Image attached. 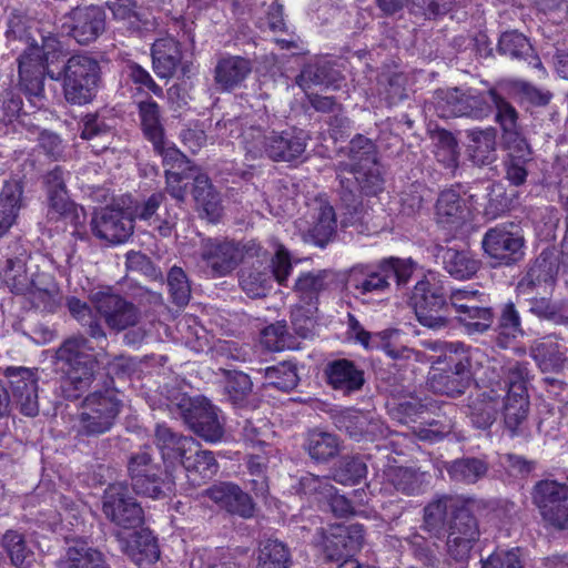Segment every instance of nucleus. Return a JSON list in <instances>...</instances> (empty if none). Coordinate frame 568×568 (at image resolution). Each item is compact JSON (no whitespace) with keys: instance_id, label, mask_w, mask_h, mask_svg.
Returning a JSON list of instances; mask_svg holds the SVG:
<instances>
[{"instance_id":"obj_26","label":"nucleus","mask_w":568,"mask_h":568,"mask_svg":"<svg viewBox=\"0 0 568 568\" xmlns=\"http://www.w3.org/2000/svg\"><path fill=\"white\" fill-rule=\"evenodd\" d=\"M324 373L327 384L344 395L362 389L365 384L364 371L351 359L331 361L327 363Z\"/></svg>"},{"instance_id":"obj_25","label":"nucleus","mask_w":568,"mask_h":568,"mask_svg":"<svg viewBox=\"0 0 568 568\" xmlns=\"http://www.w3.org/2000/svg\"><path fill=\"white\" fill-rule=\"evenodd\" d=\"M497 51L510 60L526 62L528 67L537 70L539 78L547 73L530 41L518 31L504 32L499 38Z\"/></svg>"},{"instance_id":"obj_14","label":"nucleus","mask_w":568,"mask_h":568,"mask_svg":"<svg viewBox=\"0 0 568 568\" xmlns=\"http://www.w3.org/2000/svg\"><path fill=\"white\" fill-rule=\"evenodd\" d=\"M513 229V224H500L489 229L483 237L485 253L499 264L510 265L524 256V239Z\"/></svg>"},{"instance_id":"obj_45","label":"nucleus","mask_w":568,"mask_h":568,"mask_svg":"<svg viewBox=\"0 0 568 568\" xmlns=\"http://www.w3.org/2000/svg\"><path fill=\"white\" fill-rule=\"evenodd\" d=\"M508 153L504 161L505 176L510 184L519 186L526 182L530 161V148L526 140L515 143H505Z\"/></svg>"},{"instance_id":"obj_47","label":"nucleus","mask_w":568,"mask_h":568,"mask_svg":"<svg viewBox=\"0 0 568 568\" xmlns=\"http://www.w3.org/2000/svg\"><path fill=\"white\" fill-rule=\"evenodd\" d=\"M529 412V397L526 390L515 386L514 393H506L504 403L505 427L514 437L519 434L521 424L526 420Z\"/></svg>"},{"instance_id":"obj_7","label":"nucleus","mask_w":568,"mask_h":568,"mask_svg":"<svg viewBox=\"0 0 568 568\" xmlns=\"http://www.w3.org/2000/svg\"><path fill=\"white\" fill-rule=\"evenodd\" d=\"M121 407L120 394L113 388L89 394L78 417V435L95 437L108 433L113 427Z\"/></svg>"},{"instance_id":"obj_40","label":"nucleus","mask_w":568,"mask_h":568,"mask_svg":"<svg viewBox=\"0 0 568 568\" xmlns=\"http://www.w3.org/2000/svg\"><path fill=\"white\" fill-rule=\"evenodd\" d=\"M185 476L193 486H200L211 479L219 470V464L210 450L193 448L181 462Z\"/></svg>"},{"instance_id":"obj_64","label":"nucleus","mask_w":568,"mask_h":568,"mask_svg":"<svg viewBox=\"0 0 568 568\" xmlns=\"http://www.w3.org/2000/svg\"><path fill=\"white\" fill-rule=\"evenodd\" d=\"M529 312L540 320H546L555 324L568 323V304L551 303L546 297L531 298L528 302Z\"/></svg>"},{"instance_id":"obj_19","label":"nucleus","mask_w":568,"mask_h":568,"mask_svg":"<svg viewBox=\"0 0 568 568\" xmlns=\"http://www.w3.org/2000/svg\"><path fill=\"white\" fill-rule=\"evenodd\" d=\"M205 496L221 509L242 518H252L255 505L251 496L233 483H220L205 490Z\"/></svg>"},{"instance_id":"obj_28","label":"nucleus","mask_w":568,"mask_h":568,"mask_svg":"<svg viewBox=\"0 0 568 568\" xmlns=\"http://www.w3.org/2000/svg\"><path fill=\"white\" fill-rule=\"evenodd\" d=\"M363 539V526L356 524L349 527H338L323 537L325 558L329 561L342 560L361 548Z\"/></svg>"},{"instance_id":"obj_17","label":"nucleus","mask_w":568,"mask_h":568,"mask_svg":"<svg viewBox=\"0 0 568 568\" xmlns=\"http://www.w3.org/2000/svg\"><path fill=\"white\" fill-rule=\"evenodd\" d=\"M390 287L383 260L376 263H358L346 277V288L355 297L366 301L368 295L384 294Z\"/></svg>"},{"instance_id":"obj_36","label":"nucleus","mask_w":568,"mask_h":568,"mask_svg":"<svg viewBox=\"0 0 568 568\" xmlns=\"http://www.w3.org/2000/svg\"><path fill=\"white\" fill-rule=\"evenodd\" d=\"M501 397L503 395L495 387H490L470 399L468 417L476 428L488 429L494 424Z\"/></svg>"},{"instance_id":"obj_50","label":"nucleus","mask_w":568,"mask_h":568,"mask_svg":"<svg viewBox=\"0 0 568 568\" xmlns=\"http://www.w3.org/2000/svg\"><path fill=\"white\" fill-rule=\"evenodd\" d=\"M138 111L144 138L152 145H156L160 142V138L164 136V126L159 104L152 99H146L138 103Z\"/></svg>"},{"instance_id":"obj_2","label":"nucleus","mask_w":568,"mask_h":568,"mask_svg":"<svg viewBox=\"0 0 568 568\" xmlns=\"http://www.w3.org/2000/svg\"><path fill=\"white\" fill-rule=\"evenodd\" d=\"M57 359L64 369L60 384L62 396L70 400L78 399L94 377L97 359L90 341L82 335L65 339L57 351Z\"/></svg>"},{"instance_id":"obj_8","label":"nucleus","mask_w":568,"mask_h":568,"mask_svg":"<svg viewBox=\"0 0 568 568\" xmlns=\"http://www.w3.org/2000/svg\"><path fill=\"white\" fill-rule=\"evenodd\" d=\"M128 473L132 488L138 495L160 499L174 493V480L159 463L154 462L149 448L130 456Z\"/></svg>"},{"instance_id":"obj_33","label":"nucleus","mask_w":568,"mask_h":568,"mask_svg":"<svg viewBox=\"0 0 568 568\" xmlns=\"http://www.w3.org/2000/svg\"><path fill=\"white\" fill-rule=\"evenodd\" d=\"M504 90L498 87L490 88L487 95L496 109V121L503 130L504 143H515L526 140L518 126V113L516 109L503 97Z\"/></svg>"},{"instance_id":"obj_58","label":"nucleus","mask_w":568,"mask_h":568,"mask_svg":"<svg viewBox=\"0 0 568 568\" xmlns=\"http://www.w3.org/2000/svg\"><path fill=\"white\" fill-rule=\"evenodd\" d=\"M297 493L310 503L322 504L333 496L334 486L328 477L305 474L300 478Z\"/></svg>"},{"instance_id":"obj_46","label":"nucleus","mask_w":568,"mask_h":568,"mask_svg":"<svg viewBox=\"0 0 568 568\" xmlns=\"http://www.w3.org/2000/svg\"><path fill=\"white\" fill-rule=\"evenodd\" d=\"M440 251L445 271L456 280H468L479 270V261L467 250L446 247Z\"/></svg>"},{"instance_id":"obj_43","label":"nucleus","mask_w":568,"mask_h":568,"mask_svg":"<svg viewBox=\"0 0 568 568\" xmlns=\"http://www.w3.org/2000/svg\"><path fill=\"white\" fill-rule=\"evenodd\" d=\"M428 475L412 467H390L385 473V480L396 491L407 496L419 495L428 484Z\"/></svg>"},{"instance_id":"obj_18","label":"nucleus","mask_w":568,"mask_h":568,"mask_svg":"<svg viewBox=\"0 0 568 568\" xmlns=\"http://www.w3.org/2000/svg\"><path fill=\"white\" fill-rule=\"evenodd\" d=\"M19 83L31 102L40 100L44 93L45 64L42 50L31 45L18 59Z\"/></svg>"},{"instance_id":"obj_34","label":"nucleus","mask_w":568,"mask_h":568,"mask_svg":"<svg viewBox=\"0 0 568 568\" xmlns=\"http://www.w3.org/2000/svg\"><path fill=\"white\" fill-rule=\"evenodd\" d=\"M466 506L467 503L459 496L442 495L424 508V524L429 531L437 532Z\"/></svg>"},{"instance_id":"obj_41","label":"nucleus","mask_w":568,"mask_h":568,"mask_svg":"<svg viewBox=\"0 0 568 568\" xmlns=\"http://www.w3.org/2000/svg\"><path fill=\"white\" fill-rule=\"evenodd\" d=\"M534 357L542 372H559L568 362V348L556 335L542 337L532 348Z\"/></svg>"},{"instance_id":"obj_4","label":"nucleus","mask_w":568,"mask_h":568,"mask_svg":"<svg viewBox=\"0 0 568 568\" xmlns=\"http://www.w3.org/2000/svg\"><path fill=\"white\" fill-rule=\"evenodd\" d=\"M265 256L266 251L262 248L261 256L255 257L256 261L251 264L247 260L240 271V286L251 298L265 297L272 288L273 281L281 286H287L293 270L290 252L284 245L278 244L270 264H264Z\"/></svg>"},{"instance_id":"obj_21","label":"nucleus","mask_w":568,"mask_h":568,"mask_svg":"<svg viewBox=\"0 0 568 568\" xmlns=\"http://www.w3.org/2000/svg\"><path fill=\"white\" fill-rule=\"evenodd\" d=\"M561 260H564L562 253ZM559 271H561L565 281L568 283V272L564 271L562 261L558 263L557 258L551 253L544 251L528 268L526 275L519 282L518 287L523 293H528L534 288L540 287H544L546 292L547 288L552 286Z\"/></svg>"},{"instance_id":"obj_60","label":"nucleus","mask_w":568,"mask_h":568,"mask_svg":"<svg viewBox=\"0 0 568 568\" xmlns=\"http://www.w3.org/2000/svg\"><path fill=\"white\" fill-rule=\"evenodd\" d=\"M68 310L82 326L87 327L88 334L94 339H105L106 334L99 318H97L91 307L77 297H70L67 302Z\"/></svg>"},{"instance_id":"obj_61","label":"nucleus","mask_w":568,"mask_h":568,"mask_svg":"<svg viewBox=\"0 0 568 568\" xmlns=\"http://www.w3.org/2000/svg\"><path fill=\"white\" fill-rule=\"evenodd\" d=\"M246 466L248 475L246 486L257 498L265 499L270 490L268 478L266 476V459L258 455L250 456Z\"/></svg>"},{"instance_id":"obj_59","label":"nucleus","mask_w":568,"mask_h":568,"mask_svg":"<svg viewBox=\"0 0 568 568\" xmlns=\"http://www.w3.org/2000/svg\"><path fill=\"white\" fill-rule=\"evenodd\" d=\"M499 88L521 102L542 106L549 103L551 94L544 92L531 83L524 80H508L499 84Z\"/></svg>"},{"instance_id":"obj_55","label":"nucleus","mask_w":568,"mask_h":568,"mask_svg":"<svg viewBox=\"0 0 568 568\" xmlns=\"http://www.w3.org/2000/svg\"><path fill=\"white\" fill-rule=\"evenodd\" d=\"M292 557L285 544L277 539L265 540L258 550L257 568H290Z\"/></svg>"},{"instance_id":"obj_20","label":"nucleus","mask_w":568,"mask_h":568,"mask_svg":"<svg viewBox=\"0 0 568 568\" xmlns=\"http://www.w3.org/2000/svg\"><path fill=\"white\" fill-rule=\"evenodd\" d=\"M92 231L99 239L118 244L125 242L133 233V219L119 209H103L92 219Z\"/></svg>"},{"instance_id":"obj_37","label":"nucleus","mask_w":568,"mask_h":568,"mask_svg":"<svg viewBox=\"0 0 568 568\" xmlns=\"http://www.w3.org/2000/svg\"><path fill=\"white\" fill-rule=\"evenodd\" d=\"M155 444L164 460L180 463L196 447L192 437L182 436L163 424H159L155 428Z\"/></svg>"},{"instance_id":"obj_32","label":"nucleus","mask_w":568,"mask_h":568,"mask_svg":"<svg viewBox=\"0 0 568 568\" xmlns=\"http://www.w3.org/2000/svg\"><path fill=\"white\" fill-rule=\"evenodd\" d=\"M429 347L443 354L444 362L448 365V372L458 378L463 377L469 384L471 383L473 353L470 348L466 347L462 342H433L429 344Z\"/></svg>"},{"instance_id":"obj_29","label":"nucleus","mask_w":568,"mask_h":568,"mask_svg":"<svg viewBox=\"0 0 568 568\" xmlns=\"http://www.w3.org/2000/svg\"><path fill=\"white\" fill-rule=\"evenodd\" d=\"M187 420L193 430L207 442H217L223 437L217 408L204 398L191 404Z\"/></svg>"},{"instance_id":"obj_11","label":"nucleus","mask_w":568,"mask_h":568,"mask_svg":"<svg viewBox=\"0 0 568 568\" xmlns=\"http://www.w3.org/2000/svg\"><path fill=\"white\" fill-rule=\"evenodd\" d=\"M102 511L120 530H135L144 521L141 505L122 483L112 484L105 489Z\"/></svg>"},{"instance_id":"obj_52","label":"nucleus","mask_w":568,"mask_h":568,"mask_svg":"<svg viewBox=\"0 0 568 568\" xmlns=\"http://www.w3.org/2000/svg\"><path fill=\"white\" fill-rule=\"evenodd\" d=\"M406 82L402 72H382L377 78V94L386 105H395L407 98Z\"/></svg>"},{"instance_id":"obj_48","label":"nucleus","mask_w":568,"mask_h":568,"mask_svg":"<svg viewBox=\"0 0 568 568\" xmlns=\"http://www.w3.org/2000/svg\"><path fill=\"white\" fill-rule=\"evenodd\" d=\"M48 217L52 221H64L73 226L81 225L85 215L83 209L77 205L68 192L48 194Z\"/></svg>"},{"instance_id":"obj_53","label":"nucleus","mask_w":568,"mask_h":568,"mask_svg":"<svg viewBox=\"0 0 568 568\" xmlns=\"http://www.w3.org/2000/svg\"><path fill=\"white\" fill-rule=\"evenodd\" d=\"M22 187L13 182L6 183L0 193V235H3L14 223L20 210Z\"/></svg>"},{"instance_id":"obj_49","label":"nucleus","mask_w":568,"mask_h":568,"mask_svg":"<svg viewBox=\"0 0 568 568\" xmlns=\"http://www.w3.org/2000/svg\"><path fill=\"white\" fill-rule=\"evenodd\" d=\"M468 150L473 161L484 165L495 159L496 130L494 128L471 129L467 131Z\"/></svg>"},{"instance_id":"obj_63","label":"nucleus","mask_w":568,"mask_h":568,"mask_svg":"<svg viewBox=\"0 0 568 568\" xmlns=\"http://www.w3.org/2000/svg\"><path fill=\"white\" fill-rule=\"evenodd\" d=\"M367 466L359 457H344L333 471V480L342 485H357L366 477Z\"/></svg>"},{"instance_id":"obj_54","label":"nucleus","mask_w":568,"mask_h":568,"mask_svg":"<svg viewBox=\"0 0 568 568\" xmlns=\"http://www.w3.org/2000/svg\"><path fill=\"white\" fill-rule=\"evenodd\" d=\"M457 315L468 334H481L488 331L494 320L491 308L483 305V301L464 306V311L458 312Z\"/></svg>"},{"instance_id":"obj_57","label":"nucleus","mask_w":568,"mask_h":568,"mask_svg":"<svg viewBox=\"0 0 568 568\" xmlns=\"http://www.w3.org/2000/svg\"><path fill=\"white\" fill-rule=\"evenodd\" d=\"M469 385L470 384L465 382L463 377L458 378L446 369H438L435 367L432 368L428 377V386L434 393L449 397L463 395Z\"/></svg>"},{"instance_id":"obj_27","label":"nucleus","mask_w":568,"mask_h":568,"mask_svg":"<svg viewBox=\"0 0 568 568\" xmlns=\"http://www.w3.org/2000/svg\"><path fill=\"white\" fill-rule=\"evenodd\" d=\"M55 568H111L105 555L87 540L68 542L64 552L57 559Z\"/></svg>"},{"instance_id":"obj_38","label":"nucleus","mask_w":568,"mask_h":568,"mask_svg":"<svg viewBox=\"0 0 568 568\" xmlns=\"http://www.w3.org/2000/svg\"><path fill=\"white\" fill-rule=\"evenodd\" d=\"M449 480L460 485H474L483 479L489 469V464L480 457H462L444 463Z\"/></svg>"},{"instance_id":"obj_62","label":"nucleus","mask_w":568,"mask_h":568,"mask_svg":"<svg viewBox=\"0 0 568 568\" xmlns=\"http://www.w3.org/2000/svg\"><path fill=\"white\" fill-rule=\"evenodd\" d=\"M498 339L501 346L524 334L520 316L513 303H506L500 312L497 324Z\"/></svg>"},{"instance_id":"obj_16","label":"nucleus","mask_w":568,"mask_h":568,"mask_svg":"<svg viewBox=\"0 0 568 568\" xmlns=\"http://www.w3.org/2000/svg\"><path fill=\"white\" fill-rule=\"evenodd\" d=\"M6 376L10 384L13 405L28 417L39 414L38 374L27 367H8Z\"/></svg>"},{"instance_id":"obj_23","label":"nucleus","mask_w":568,"mask_h":568,"mask_svg":"<svg viewBox=\"0 0 568 568\" xmlns=\"http://www.w3.org/2000/svg\"><path fill=\"white\" fill-rule=\"evenodd\" d=\"M252 70L253 63L250 59L241 55H223L213 70L214 83L217 90L231 92L242 85Z\"/></svg>"},{"instance_id":"obj_6","label":"nucleus","mask_w":568,"mask_h":568,"mask_svg":"<svg viewBox=\"0 0 568 568\" xmlns=\"http://www.w3.org/2000/svg\"><path fill=\"white\" fill-rule=\"evenodd\" d=\"M101 82L99 61L87 53L71 55L63 67V94L74 105L90 103Z\"/></svg>"},{"instance_id":"obj_12","label":"nucleus","mask_w":568,"mask_h":568,"mask_svg":"<svg viewBox=\"0 0 568 568\" xmlns=\"http://www.w3.org/2000/svg\"><path fill=\"white\" fill-rule=\"evenodd\" d=\"M532 500L542 520L557 529H568V486L556 480H540L532 491Z\"/></svg>"},{"instance_id":"obj_35","label":"nucleus","mask_w":568,"mask_h":568,"mask_svg":"<svg viewBox=\"0 0 568 568\" xmlns=\"http://www.w3.org/2000/svg\"><path fill=\"white\" fill-rule=\"evenodd\" d=\"M151 55L155 74L171 78L182 60L181 44L172 37L160 38L152 44Z\"/></svg>"},{"instance_id":"obj_22","label":"nucleus","mask_w":568,"mask_h":568,"mask_svg":"<svg viewBox=\"0 0 568 568\" xmlns=\"http://www.w3.org/2000/svg\"><path fill=\"white\" fill-rule=\"evenodd\" d=\"M335 425L355 440L383 435V424L372 412L347 408L335 416Z\"/></svg>"},{"instance_id":"obj_1","label":"nucleus","mask_w":568,"mask_h":568,"mask_svg":"<svg viewBox=\"0 0 568 568\" xmlns=\"http://www.w3.org/2000/svg\"><path fill=\"white\" fill-rule=\"evenodd\" d=\"M308 140V134L297 128L268 131L260 126H250L242 132L245 155L251 160L267 158L274 162L300 161L305 153Z\"/></svg>"},{"instance_id":"obj_44","label":"nucleus","mask_w":568,"mask_h":568,"mask_svg":"<svg viewBox=\"0 0 568 568\" xmlns=\"http://www.w3.org/2000/svg\"><path fill=\"white\" fill-rule=\"evenodd\" d=\"M328 276L325 270L301 273L293 286L300 303L308 305L310 311L317 308L320 294L328 287Z\"/></svg>"},{"instance_id":"obj_31","label":"nucleus","mask_w":568,"mask_h":568,"mask_svg":"<svg viewBox=\"0 0 568 568\" xmlns=\"http://www.w3.org/2000/svg\"><path fill=\"white\" fill-rule=\"evenodd\" d=\"M436 219L444 227L457 231L470 219V209L459 193L445 190L436 202Z\"/></svg>"},{"instance_id":"obj_10","label":"nucleus","mask_w":568,"mask_h":568,"mask_svg":"<svg viewBox=\"0 0 568 568\" xmlns=\"http://www.w3.org/2000/svg\"><path fill=\"white\" fill-rule=\"evenodd\" d=\"M90 302L106 326L116 332L135 326L142 318L140 308L115 293L111 286H101L92 291Z\"/></svg>"},{"instance_id":"obj_9","label":"nucleus","mask_w":568,"mask_h":568,"mask_svg":"<svg viewBox=\"0 0 568 568\" xmlns=\"http://www.w3.org/2000/svg\"><path fill=\"white\" fill-rule=\"evenodd\" d=\"M446 295L445 287L435 272H428L415 284L409 304L423 326L433 329L446 326L447 318L442 315L443 308L447 306Z\"/></svg>"},{"instance_id":"obj_13","label":"nucleus","mask_w":568,"mask_h":568,"mask_svg":"<svg viewBox=\"0 0 568 568\" xmlns=\"http://www.w3.org/2000/svg\"><path fill=\"white\" fill-rule=\"evenodd\" d=\"M437 112L442 118L468 116L481 120L491 113V105L485 95L475 89L462 91L457 88L448 90L437 102Z\"/></svg>"},{"instance_id":"obj_24","label":"nucleus","mask_w":568,"mask_h":568,"mask_svg":"<svg viewBox=\"0 0 568 568\" xmlns=\"http://www.w3.org/2000/svg\"><path fill=\"white\" fill-rule=\"evenodd\" d=\"M120 549L131 561L139 567H148L160 557V550L155 537L146 530L135 531L129 538L122 531H116Z\"/></svg>"},{"instance_id":"obj_39","label":"nucleus","mask_w":568,"mask_h":568,"mask_svg":"<svg viewBox=\"0 0 568 568\" xmlns=\"http://www.w3.org/2000/svg\"><path fill=\"white\" fill-rule=\"evenodd\" d=\"M339 186V197L344 210L342 226L364 223L367 211L364 207L361 194H366L362 192L356 182L348 178H341Z\"/></svg>"},{"instance_id":"obj_51","label":"nucleus","mask_w":568,"mask_h":568,"mask_svg":"<svg viewBox=\"0 0 568 568\" xmlns=\"http://www.w3.org/2000/svg\"><path fill=\"white\" fill-rule=\"evenodd\" d=\"M305 449L312 459L324 463L338 454L339 440L334 434L312 430L307 435Z\"/></svg>"},{"instance_id":"obj_15","label":"nucleus","mask_w":568,"mask_h":568,"mask_svg":"<svg viewBox=\"0 0 568 568\" xmlns=\"http://www.w3.org/2000/svg\"><path fill=\"white\" fill-rule=\"evenodd\" d=\"M105 11L102 7L90 4L72 9L67 16L63 27L79 44L94 42L104 31Z\"/></svg>"},{"instance_id":"obj_3","label":"nucleus","mask_w":568,"mask_h":568,"mask_svg":"<svg viewBox=\"0 0 568 568\" xmlns=\"http://www.w3.org/2000/svg\"><path fill=\"white\" fill-rule=\"evenodd\" d=\"M347 158L348 161H339L335 165L338 181L345 178V173H349L366 195H377L384 190L385 180L378 163V151L372 139L356 134L347 146Z\"/></svg>"},{"instance_id":"obj_30","label":"nucleus","mask_w":568,"mask_h":568,"mask_svg":"<svg viewBox=\"0 0 568 568\" xmlns=\"http://www.w3.org/2000/svg\"><path fill=\"white\" fill-rule=\"evenodd\" d=\"M28 251L20 242H13L8 246L6 263L0 267V284H6L17 294H21L28 287L27 275Z\"/></svg>"},{"instance_id":"obj_5","label":"nucleus","mask_w":568,"mask_h":568,"mask_svg":"<svg viewBox=\"0 0 568 568\" xmlns=\"http://www.w3.org/2000/svg\"><path fill=\"white\" fill-rule=\"evenodd\" d=\"M262 246L254 240L240 243L232 240L204 239L200 247V258L213 277L231 274L241 263L260 257Z\"/></svg>"},{"instance_id":"obj_56","label":"nucleus","mask_w":568,"mask_h":568,"mask_svg":"<svg viewBox=\"0 0 568 568\" xmlns=\"http://www.w3.org/2000/svg\"><path fill=\"white\" fill-rule=\"evenodd\" d=\"M334 81L333 68L326 61H315L305 64L296 77V84L305 92L315 85L328 87Z\"/></svg>"},{"instance_id":"obj_42","label":"nucleus","mask_w":568,"mask_h":568,"mask_svg":"<svg viewBox=\"0 0 568 568\" xmlns=\"http://www.w3.org/2000/svg\"><path fill=\"white\" fill-rule=\"evenodd\" d=\"M192 194L201 215L212 223L219 222L223 212L221 196L206 175L200 174L194 179Z\"/></svg>"}]
</instances>
